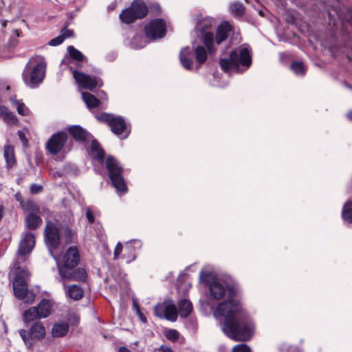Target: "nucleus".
I'll return each mask as SVG.
<instances>
[{"label": "nucleus", "instance_id": "nucleus-1", "mask_svg": "<svg viewBox=\"0 0 352 352\" xmlns=\"http://www.w3.org/2000/svg\"><path fill=\"white\" fill-rule=\"evenodd\" d=\"M209 289L210 297L215 300L228 298L213 311L214 317L221 323L222 331L234 340H249L254 334V325L240 302L234 298L236 295L235 287L214 280L210 283Z\"/></svg>", "mask_w": 352, "mask_h": 352}, {"label": "nucleus", "instance_id": "nucleus-2", "mask_svg": "<svg viewBox=\"0 0 352 352\" xmlns=\"http://www.w3.org/2000/svg\"><path fill=\"white\" fill-rule=\"evenodd\" d=\"M212 30V21L208 19L199 20L195 28V34L202 41L210 54L214 51V43L219 45L228 38L232 27L228 22L221 23L217 29L215 38Z\"/></svg>", "mask_w": 352, "mask_h": 352}, {"label": "nucleus", "instance_id": "nucleus-3", "mask_svg": "<svg viewBox=\"0 0 352 352\" xmlns=\"http://www.w3.org/2000/svg\"><path fill=\"white\" fill-rule=\"evenodd\" d=\"M220 65L226 72H241L250 67L252 56L248 45H243L224 54L220 58Z\"/></svg>", "mask_w": 352, "mask_h": 352}, {"label": "nucleus", "instance_id": "nucleus-4", "mask_svg": "<svg viewBox=\"0 0 352 352\" xmlns=\"http://www.w3.org/2000/svg\"><path fill=\"white\" fill-rule=\"evenodd\" d=\"M58 273L63 279L68 280H85L86 273L84 269L79 268L77 270L75 267L78 265L80 256L78 250L76 247H70L65 254L62 263L56 256Z\"/></svg>", "mask_w": 352, "mask_h": 352}, {"label": "nucleus", "instance_id": "nucleus-5", "mask_svg": "<svg viewBox=\"0 0 352 352\" xmlns=\"http://www.w3.org/2000/svg\"><path fill=\"white\" fill-rule=\"evenodd\" d=\"M11 274L14 275L13 290L15 297L28 304L33 302L35 295L28 289L26 279L30 276V273L27 269L19 265L18 263H14Z\"/></svg>", "mask_w": 352, "mask_h": 352}, {"label": "nucleus", "instance_id": "nucleus-6", "mask_svg": "<svg viewBox=\"0 0 352 352\" xmlns=\"http://www.w3.org/2000/svg\"><path fill=\"white\" fill-rule=\"evenodd\" d=\"M46 63L43 56L32 57L23 70L22 76L25 85L33 89L36 88L44 79Z\"/></svg>", "mask_w": 352, "mask_h": 352}, {"label": "nucleus", "instance_id": "nucleus-7", "mask_svg": "<svg viewBox=\"0 0 352 352\" xmlns=\"http://www.w3.org/2000/svg\"><path fill=\"white\" fill-rule=\"evenodd\" d=\"M69 133L77 141L84 142H91V151L90 155L98 160L100 163L104 161V151L100 147L99 144L95 140H93L92 135L81 126L75 125L72 126L68 129Z\"/></svg>", "mask_w": 352, "mask_h": 352}, {"label": "nucleus", "instance_id": "nucleus-8", "mask_svg": "<svg viewBox=\"0 0 352 352\" xmlns=\"http://www.w3.org/2000/svg\"><path fill=\"white\" fill-rule=\"evenodd\" d=\"M106 167L114 188L118 191L125 192L126 191V186L122 175V168L118 160L113 157H108L106 160Z\"/></svg>", "mask_w": 352, "mask_h": 352}, {"label": "nucleus", "instance_id": "nucleus-9", "mask_svg": "<svg viewBox=\"0 0 352 352\" xmlns=\"http://www.w3.org/2000/svg\"><path fill=\"white\" fill-rule=\"evenodd\" d=\"M96 118L100 121L107 122L111 127L112 132L121 139H124L128 137L129 131L126 129V122L122 117L103 113Z\"/></svg>", "mask_w": 352, "mask_h": 352}, {"label": "nucleus", "instance_id": "nucleus-10", "mask_svg": "<svg viewBox=\"0 0 352 352\" xmlns=\"http://www.w3.org/2000/svg\"><path fill=\"white\" fill-rule=\"evenodd\" d=\"M52 302L47 299H43L37 306L25 310L22 315L25 323L34 320L47 318L51 312Z\"/></svg>", "mask_w": 352, "mask_h": 352}, {"label": "nucleus", "instance_id": "nucleus-11", "mask_svg": "<svg viewBox=\"0 0 352 352\" xmlns=\"http://www.w3.org/2000/svg\"><path fill=\"white\" fill-rule=\"evenodd\" d=\"M147 12V7L142 0H135L130 8L124 10L120 13V19L123 23L129 24L137 19L144 17Z\"/></svg>", "mask_w": 352, "mask_h": 352}, {"label": "nucleus", "instance_id": "nucleus-12", "mask_svg": "<svg viewBox=\"0 0 352 352\" xmlns=\"http://www.w3.org/2000/svg\"><path fill=\"white\" fill-rule=\"evenodd\" d=\"M67 135L65 132H58L54 134L47 142V148L50 154L56 155L60 154L64 157L68 151L70 150L66 146Z\"/></svg>", "mask_w": 352, "mask_h": 352}, {"label": "nucleus", "instance_id": "nucleus-13", "mask_svg": "<svg viewBox=\"0 0 352 352\" xmlns=\"http://www.w3.org/2000/svg\"><path fill=\"white\" fill-rule=\"evenodd\" d=\"M73 77L80 87L93 91L97 87H101L103 85L102 80L96 76H90L83 72H78L70 66Z\"/></svg>", "mask_w": 352, "mask_h": 352}, {"label": "nucleus", "instance_id": "nucleus-14", "mask_svg": "<svg viewBox=\"0 0 352 352\" xmlns=\"http://www.w3.org/2000/svg\"><path fill=\"white\" fill-rule=\"evenodd\" d=\"M45 239L51 256L56 258L53 250L58 248L60 243V233L57 226L50 221L47 222L45 230Z\"/></svg>", "mask_w": 352, "mask_h": 352}, {"label": "nucleus", "instance_id": "nucleus-15", "mask_svg": "<svg viewBox=\"0 0 352 352\" xmlns=\"http://www.w3.org/2000/svg\"><path fill=\"white\" fill-rule=\"evenodd\" d=\"M155 315L161 318L174 322L177 320L179 311L172 300H165L155 307Z\"/></svg>", "mask_w": 352, "mask_h": 352}, {"label": "nucleus", "instance_id": "nucleus-16", "mask_svg": "<svg viewBox=\"0 0 352 352\" xmlns=\"http://www.w3.org/2000/svg\"><path fill=\"white\" fill-rule=\"evenodd\" d=\"M46 331L44 325L41 322H34L30 327V331L21 329L19 334L26 345L32 344V338L41 340L45 336Z\"/></svg>", "mask_w": 352, "mask_h": 352}, {"label": "nucleus", "instance_id": "nucleus-17", "mask_svg": "<svg viewBox=\"0 0 352 352\" xmlns=\"http://www.w3.org/2000/svg\"><path fill=\"white\" fill-rule=\"evenodd\" d=\"M145 33L148 38L153 40L161 38L166 34V23L162 19L151 21L145 26Z\"/></svg>", "mask_w": 352, "mask_h": 352}, {"label": "nucleus", "instance_id": "nucleus-18", "mask_svg": "<svg viewBox=\"0 0 352 352\" xmlns=\"http://www.w3.org/2000/svg\"><path fill=\"white\" fill-rule=\"evenodd\" d=\"M34 244L35 237L34 234L26 232L23 235L18 250V254L21 257V259L22 261L25 260L23 257L25 255L32 252Z\"/></svg>", "mask_w": 352, "mask_h": 352}, {"label": "nucleus", "instance_id": "nucleus-19", "mask_svg": "<svg viewBox=\"0 0 352 352\" xmlns=\"http://www.w3.org/2000/svg\"><path fill=\"white\" fill-rule=\"evenodd\" d=\"M142 246V242L139 240H131L127 242L124 248V253L122 258L126 259V263H131L136 258L135 252Z\"/></svg>", "mask_w": 352, "mask_h": 352}, {"label": "nucleus", "instance_id": "nucleus-20", "mask_svg": "<svg viewBox=\"0 0 352 352\" xmlns=\"http://www.w3.org/2000/svg\"><path fill=\"white\" fill-rule=\"evenodd\" d=\"M179 61L182 67L187 69L191 70L193 68L195 54L194 51L189 47H183L179 55Z\"/></svg>", "mask_w": 352, "mask_h": 352}, {"label": "nucleus", "instance_id": "nucleus-21", "mask_svg": "<svg viewBox=\"0 0 352 352\" xmlns=\"http://www.w3.org/2000/svg\"><path fill=\"white\" fill-rule=\"evenodd\" d=\"M67 52L69 54L68 56H65L62 60L61 64L68 65L71 64L72 60H76L77 62H82L86 59L85 56L78 50L74 48V47L70 45L67 47Z\"/></svg>", "mask_w": 352, "mask_h": 352}, {"label": "nucleus", "instance_id": "nucleus-22", "mask_svg": "<svg viewBox=\"0 0 352 352\" xmlns=\"http://www.w3.org/2000/svg\"><path fill=\"white\" fill-rule=\"evenodd\" d=\"M0 118L9 125H15L18 123V118L16 116L3 105L0 106Z\"/></svg>", "mask_w": 352, "mask_h": 352}, {"label": "nucleus", "instance_id": "nucleus-23", "mask_svg": "<svg viewBox=\"0 0 352 352\" xmlns=\"http://www.w3.org/2000/svg\"><path fill=\"white\" fill-rule=\"evenodd\" d=\"M192 45L195 58L198 65L196 68L198 69L206 60L208 57L207 51L202 45H195V42H192Z\"/></svg>", "mask_w": 352, "mask_h": 352}, {"label": "nucleus", "instance_id": "nucleus-24", "mask_svg": "<svg viewBox=\"0 0 352 352\" xmlns=\"http://www.w3.org/2000/svg\"><path fill=\"white\" fill-rule=\"evenodd\" d=\"M69 329V324L65 322L55 323L52 329V335L55 338L65 336Z\"/></svg>", "mask_w": 352, "mask_h": 352}, {"label": "nucleus", "instance_id": "nucleus-25", "mask_svg": "<svg viewBox=\"0 0 352 352\" xmlns=\"http://www.w3.org/2000/svg\"><path fill=\"white\" fill-rule=\"evenodd\" d=\"M178 311L181 317L186 318L192 311V305L188 300H181L179 302Z\"/></svg>", "mask_w": 352, "mask_h": 352}, {"label": "nucleus", "instance_id": "nucleus-26", "mask_svg": "<svg viewBox=\"0 0 352 352\" xmlns=\"http://www.w3.org/2000/svg\"><path fill=\"white\" fill-rule=\"evenodd\" d=\"M82 98L89 109L97 107L100 104V100L90 93L82 92Z\"/></svg>", "mask_w": 352, "mask_h": 352}, {"label": "nucleus", "instance_id": "nucleus-27", "mask_svg": "<svg viewBox=\"0 0 352 352\" xmlns=\"http://www.w3.org/2000/svg\"><path fill=\"white\" fill-rule=\"evenodd\" d=\"M26 226L30 230H35L41 224V219L36 214L30 213L25 219Z\"/></svg>", "mask_w": 352, "mask_h": 352}, {"label": "nucleus", "instance_id": "nucleus-28", "mask_svg": "<svg viewBox=\"0 0 352 352\" xmlns=\"http://www.w3.org/2000/svg\"><path fill=\"white\" fill-rule=\"evenodd\" d=\"M342 218L344 221L352 223V200L347 201L343 206Z\"/></svg>", "mask_w": 352, "mask_h": 352}, {"label": "nucleus", "instance_id": "nucleus-29", "mask_svg": "<svg viewBox=\"0 0 352 352\" xmlns=\"http://www.w3.org/2000/svg\"><path fill=\"white\" fill-rule=\"evenodd\" d=\"M3 156L8 166H12L14 163V149L12 145L7 144L4 146Z\"/></svg>", "mask_w": 352, "mask_h": 352}, {"label": "nucleus", "instance_id": "nucleus-30", "mask_svg": "<svg viewBox=\"0 0 352 352\" xmlns=\"http://www.w3.org/2000/svg\"><path fill=\"white\" fill-rule=\"evenodd\" d=\"M10 102L16 107L17 113L21 116H28L30 113L29 109L21 100H16L14 98H10Z\"/></svg>", "mask_w": 352, "mask_h": 352}, {"label": "nucleus", "instance_id": "nucleus-31", "mask_svg": "<svg viewBox=\"0 0 352 352\" xmlns=\"http://www.w3.org/2000/svg\"><path fill=\"white\" fill-rule=\"evenodd\" d=\"M69 296L75 300L80 299L83 296V290L76 285H71L67 290Z\"/></svg>", "mask_w": 352, "mask_h": 352}, {"label": "nucleus", "instance_id": "nucleus-32", "mask_svg": "<svg viewBox=\"0 0 352 352\" xmlns=\"http://www.w3.org/2000/svg\"><path fill=\"white\" fill-rule=\"evenodd\" d=\"M292 70L298 76H303L305 73V68L302 62H294L291 65Z\"/></svg>", "mask_w": 352, "mask_h": 352}, {"label": "nucleus", "instance_id": "nucleus-33", "mask_svg": "<svg viewBox=\"0 0 352 352\" xmlns=\"http://www.w3.org/2000/svg\"><path fill=\"white\" fill-rule=\"evenodd\" d=\"M165 336L166 337L167 339L173 342H176L181 339L179 333L175 329L167 330L165 333ZM182 340H183L184 338H182Z\"/></svg>", "mask_w": 352, "mask_h": 352}, {"label": "nucleus", "instance_id": "nucleus-34", "mask_svg": "<svg viewBox=\"0 0 352 352\" xmlns=\"http://www.w3.org/2000/svg\"><path fill=\"white\" fill-rule=\"evenodd\" d=\"M231 11L237 16H241L243 14L244 7L239 2H234L230 5Z\"/></svg>", "mask_w": 352, "mask_h": 352}, {"label": "nucleus", "instance_id": "nucleus-35", "mask_svg": "<svg viewBox=\"0 0 352 352\" xmlns=\"http://www.w3.org/2000/svg\"><path fill=\"white\" fill-rule=\"evenodd\" d=\"M131 45L133 48L139 49L145 46L146 41L141 36H135L132 39Z\"/></svg>", "mask_w": 352, "mask_h": 352}, {"label": "nucleus", "instance_id": "nucleus-36", "mask_svg": "<svg viewBox=\"0 0 352 352\" xmlns=\"http://www.w3.org/2000/svg\"><path fill=\"white\" fill-rule=\"evenodd\" d=\"M232 352H251V349L245 344H239L233 347Z\"/></svg>", "mask_w": 352, "mask_h": 352}, {"label": "nucleus", "instance_id": "nucleus-37", "mask_svg": "<svg viewBox=\"0 0 352 352\" xmlns=\"http://www.w3.org/2000/svg\"><path fill=\"white\" fill-rule=\"evenodd\" d=\"M124 248L122 244L121 243H118V244L116 245V248H115V250H114V252H113V258L115 260H118L120 258H122V250H124Z\"/></svg>", "mask_w": 352, "mask_h": 352}, {"label": "nucleus", "instance_id": "nucleus-38", "mask_svg": "<svg viewBox=\"0 0 352 352\" xmlns=\"http://www.w3.org/2000/svg\"><path fill=\"white\" fill-rule=\"evenodd\" d=\"M65 233L66 234V236H65L66 243H72L73 241V238L75 236V232L69 228H66L65 230Z\"/></svg>", "mask_w": 352, "mask_h": 352}, {"label": "nucleus", "instance_id": "nucleus-39", "mask_svg": "<svg viewBox=\"0 0 352 352\" xmlns=\"http://www.w3.org/2000/svg\"><path fill=\"white\" fill-rule=\"evenodd\" d=\"M133 307L135 310L137 314L139 316L140 320H142L143 322H145L146 318L144 316V315L141 312L140 308L135 300H133Z\"/></svg>", "mask_w": 352, "mask_h": 352}, {"label": "nucleus", "instance_id": "nucleus-40", "mask_svg": "<svg viewBox=\"0 0 352 352\" xmlns=\"http://www.w3.org/2000/svg\"><path fill=\"white\" fill-rule=\"evenodd\" d=\"M64 41V36L60 35L49 42V45L51 46H57L61 44Z\"/></svg>", "mask_w": 352, "mask_h": 352}, {"label": "nucleus", "instance_id": "nucleus-41", "mask_svg": "<svg viewBox=\"0 0 352 352\" xmlns=\"http://www.w3.org/2000/svg\"><path fill=\"white\" fill-rule=\"evenodd\" d=\"M86 217L89 223L94 221V215L89 208L86 210Z\"/></svg>", "mask_w": 352, "mask_h": 352}, {"label": "nucleus", "instance_id": "nucleus-42", "mask_svg": "<svg viewBox=\"0 0 352 352\" xmlns=\"http://www.w3.org/2000/svg\"><path fill=\"white\" fill-rule=\"evenodd\" d=\"M18 135L23 144L25 145L28 143V139L25 137V133L22 131H19Z\"/></svg>", "mask_w": 352, "mask_h": 352}, {"label": "nucleus", "instance_id": "nucleus-43", "mask_svg": "<svg viewBox=\"0 0 352 352\" xmlns=\"http://www.w3.org/2000/svg\"><path fill=\"white\" fill-rule=\"evenodd\" d=\"M72 30H69V29H63L62 30V34L61 35L62 36H64V40L66 38H68L69 36H71L72 35Z\"/></svg>", "mask_w": 352, "mask_h": 352}, {"label": "nucleus", "instance_id": "nucleus-44", "mask_svg": "<svg viewBox=\"0 0 352 352\" xmlns=\"http://www.w3.org/2000/svg\"><path fill=\"white\" fill-rule=\"evenodd\" d=\"M41 189V187L36 184H32L30 190L32 193H38Z\"/></svg>", "mask_w": 352, "mask_h": 352}, {"label": "nucleus", "instance_id": "nucleus-45", "mask_svg": "<svg viewBox=\"0 0 352 352\" xmlns=\"http://www.w3.org/2000/svg\"><path fill=\"white\" fill-rule=\"evenodd\" d=\"M159 352H173V351L170 347L165 345H162L159 348Z\"/></svg>", "mask_w": 352, "mask_h": 352}, {"label": "nucleus", "instance_id": "nucleus-46", "mask_svg": "<svg viewBox=\"0 0 352 352\" xmlns=\"http://www.w3.org/2000/svg\"><path fill=\"white\" fill-rule=\"evenodd\" d=\"M119 352H131L127 348L122 346L119 349Z\"/></svg>", "mask_w": 352, "mask_h": 352}, {"label": "nucleus", "instance_id": "nucleus-47", "mask_svg": "<svg viewBox=\"0 0 352 352\" xmlns=\"http://www.w3.org/2000/svg\"><path fill=\"white\" fill-rule=\"evenodd\" d=\"M346 117L349 120L352 121V111L348 112Z\"/></svg>", "mask_w": 352, "mask_h": 352}, {"label": "nucleus", "instance_id": "nucleus-48", "mask_svg": "<svg viewBox=\"0 0 352 352\" xmlns=\"http://www.w3.org/2000/svg\"><path fill=\"white\" fill-rule=\"evenodd\" d=\"M16 199L19 201V198H20V195L19 194H16Z\"/></svg>", "mask_w": 352, "mask_h": 352}, {"label": "nucleus", "instance_id": "nucleus-49", "mask_svg": "<svg viewBox=\"0 0 352 352\" xmlns=\"http://www.w3.org/2000/svg\"><path fill=\"white\" fill-rule=\"evenodd\" d=\"M72 218L71 217L69 216V218H68V221L69 222L71 221Z\"/></svg>", "mask_w": 352, "mask_h": 352}, {"label": "nucleus", "instance_id": "nucleus-50", "mask_svg": "<svg viewBox=\"0 0 352 352\" xmlns=\"http://www.w3.org/2000/svg\"><path fill=\"white\" fill-rule=\"evenodd\" d=\"M102 94H103V95H104V96H106V94H105V93H104V92H102Z\"/></svg>", "mask_w": 352, "mask_h": 352}, {"label": "nucleus", "instance_id": "nucleus-51", "mask_svg": "<svg viewBox=\"0 0 352 352\" xmlns=\"http://www.w3.org/2000/svg\"><path fill=\"white\" fill-rule=\"evenodd\" d=\"M203 272L201 273V277H203Z\"/></svg>", "mask_w": 352, "mask_h": 352}, {"label": "nucleus", "instance_id": "nucleus-52", "mask_svg": "<svg viewBox=\"0 0 352 352\" xmlns=\"http://www.w3.org/2000/svg\"><path fill=\"white\" fill-rule=\"evenodd\" d=\"M4 327L6 328V323H3Z\"/></svg>", "mask_w": 352, "mask_h": 352}, {"label": "nucleus", "instance_id": "nucleus-53", "mask_svg": "<svg viewBox=\"0 0 352 352\" xmlns=\"http://www.w3.org/2000/svg\"><path fill=\"white\" fill-rule=\"evenodd\" d=\"M4 327L6 328V323H3Z\"/></svg>", "mask_w": 352, "mask_h": 352}, {"label": "nucleus", "instance_id": "nucleus-54", "mask_svg": "<svg viewBox=\"0 0 352 352\" xmlns=\"http://www.w3.org/2000/svg\"><path fill=\"white\" fill-rule=\"evenodd\" d=\"M245 2H248V0H245Z\"/></svg>", "mask_w": 352, "mask_h": 352}]
</instances>
